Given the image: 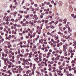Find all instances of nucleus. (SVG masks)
Returning <instances> with one entry per match:
<instances>
[{
	"mask_svg": "<svg viewBox=\"0 0 76 76\" xmlns=\"http://www.w3.org/2000/svg\"><path fill=\"white\" fill-rule=\"evenodd\" d=\"M37 13V12H36V11H34L33 12V13L34 14H35V13Z\"/></svg>",
	"mask_w": 76,
	"mask_h": 76,
	"instance_id": "obj_31",
	"label": "nucleus"
},
{
	"mask_svg": "<svg viewBox=\"0 0 76 76\" xmlns=\"http://www.w3.org/2000/svg\"><path fill=\"white\" fill-rule=\"evenodd\" d=\"M50 57V55H48L47 56L46 58H49Z\"/></svg>",
	"mask_w": 76,
	"mask_h": 76,
	"instance_id": "obj_60",
	"label": "nucleus"
},
{
	"mask_svg": "<svg viewBox=\"0 0 76 76\" xmlns=\"http://www.w3.org/2000/svg\"><path fill=\"white\" fill-rule=\"evenodd\" d=\"M65 36H66L65 35H63V36H62L63 38H65Z\"/></svg>",
	"mask_w": 76,
	"mask_h": 76,
	"instance_id": "obj_38",
	"label": "nucleus"
},
{
	"mask_svg": "<svg viewBox=\"0 0 76 76\" xmlns=\"http://www.w3.org/2000/svg\"><path fill=\"white\" fill-rule=\"evenodd\" d=\"M64 38L65 39H68V37H67V36H65Z\"/></svg>",
	"mask_w": 76,
	"mask_h": 76,
	"instance_id": "obj_10",
	"label": "nucleus"
},
{
	"mask_svg": "<svg viewBox=\"0 0 76 76\" xmlns=\"http://www.w3.org/2000/svg\"><path fill=\"white\" fill-rule=\"evenodd\" d=\"M45 66H47L48 64H47L46 63V62H45Z\"/></svg>",
	"mask_w": 76,
	"mask_h": 76,
	"instance_id": "obj_19",
	"label": "nucleus"
},
{
	"mask_svg": "<svg viewBox=\"0 0 76 76\" xmlns=\"http://www.w3.org/2000/svg\"><path fill=\"white\" fill-rule=\"evenodd\" d=\"M35 10L37 11H38V10H39V9H38V8H37L35 9Z\"/></svg>",
	"mask_w": 76,
	"mask_h": 76,
	"instance_id": "obj_20",
	"label": "nucleus"
},
{
	"mask_svg": "<svg viewBox=\"0 0 76 76\" xmlns=\"http://www.w3.org/2000/svg\"><path fill=\"white\" fill-rule=\"evenodd\" d=\"M48 20H46L45 21V23H48Z\"/></svg>",
	"mask_w": 76,
	"mask_h": 76,
	"instance_id": "obj_7",
	"label": "nucleus"
},
{
	"mask_svg": "<svg viewBox=\"0 0 76 76\" xmlns=\"http://www.w3.org/2000/svg\"><path fill=\"white\" fill-rule=\"evenodd\" d=\"M14 14H13V15H14L15 16V15H16V14H17V12H14Z\"/></svg>",
	"mask_w": 76,
	"mask_h": 76,
	"instance_id": "obj_18",
	"label": "nucleus"
},
{
	"mask_svg": "<svg viewBox=\"0 0 76 76\" xmlns=\"http://www.w3.org/2000/svg\"><path fill=\"white\" fill-rule=\"evenodd\" d=\"M26 24H28V21H26Z\"/></svg>",
	"mask_w": 76,
	"mask_h": 76,
	"instance_id": "obj_62",
	"label": "nucleus"
},
{
	"mask_svg": "<svg viewBox=\"0 0 76 76\" xmlns=\"http://www.w3.org/2000/svg\"><path fill=\"white\" fill-rule=\"evenodd\" d=\"M8 67L9 69H10V67H11V65H8Z\"/></svg>",
	"mask_w": 76,
	"mask_h": 76,
	"instance_id": "obj_12",
	"label": "nucleus"
},
{
	"mask_svg": "<svg viewBox=\"0 0 76 76\" xmlns=\"http://www.w3.org/2000/svg\"><path fill=\"white\" fill-rule=\"evenodd\" d=\"M7 67V66H4V67H3V69H6V68Z\"/></svg>",
	"mask_w": 76,
	"mask_h": 76,
	"instance_id": "obj_21",
	"label": "nucleus"
},
{
	"mask_svg": "<svg viewBox=\"0 0 76 76\" xmlns=\"http://www.w3.org/2000/svg\"><path fill=\"white\" fill-rule=\"evenodd\" d=\"M9 53H12V51L9 50Z\"/></svg>",
	"mask_w": 76,
	"mask_h": 76,
	"instance_id": "obj_55",
	"label": "nucleus"
},
{
	"mask_svg": "<svg viewBox=\"0 0 76 76\" xmlns=\"http://www.w3.org/2000/svg\"><path fill=\"white\" fill-rule=\"evenodd\" d=\"M51 3H52V4H53V3H54V1L52 0V1H51Z\"/></svg>",
	"mask_w": 76,
	"mask_h": 76,
	"instance_id": "obj_30",
	"label": "nucleus"
},
{
	"mask_svg": "<svg viewBox=\"0 0 76 76\" xmlns=\"http://www.w3.org/2000/svg\"><path fill=\"white\" fill-rule=\"evenodd\" d=\"M46 29H48V28H50V26H46Z\"/></svg>",
	"mask_w": 76,
	"mask_h": 76,
	"instance_id": "obj_15",
	"label": "nucleus"
},
{
	"mask_svg": "<svg viewBox=\"0 0 76 76\" xmlns=\"http://www.w3.org/2000/svg\"><path fill=\"white\" fill-rule=\"evenodd\" d=\"M52 61H54L55 60V59H54V58L53 57L52 58Z\"/></svg>",
	"mask_w": 76,
	"mask_h": 76,
	"instance_id": "obj_16",
	"label": "nucleus"
},
{
	"mask_svg": "<svg viewBox=\"0 0 76 76\" xmlns=\"http://www.w3.org/2000/svg\"><path fill=\"white\" fill-rule=\"evenodd\" d=\"M15 42V40H13L11 41V42Z\"/></svg>",
	"mask_w": 76,
	"mask_h": 76,
	"instance_id": "obj_56",
	"label": "nucleus"
},
{
	"mask_svg": "<svg viewBox=\"0 0 76 76\" xmlns=\"http://www.w3.org/2000/svg\"><path fill=\"white\" fill-rule=\"evenodd\" d=\"M47 5H49L50 4V2H48L46 4Z\"/></svg>",
	"mask_w": 76,
	"mask_h": 76,
	"instance_id": "obj_34",
	"label": "nucleus"
},
{
	"mask_svg": "<svg viewBox=\"0 0 76 76\" xmlns=\"http://www.w3.org/2000/svg\"><path fill=\"white\" fill-rule=\"evenodd\" d=\"M66 40H64L63 41V42H66Z\"/></svg>",
	"mask_w": 76,
	"mask_h": 76,
	"instance_id": "obj_45",
	"label": "nucleus"
},
{
	"mask_svg": "<svg viewBox=\"0 0 76 76\" xmlns=\"http://www.w3.org/2000/svg\"><path fill=\"white\" fill-rule=\"evenodd\" d=\"M76 15H75V16H74L73 17L74 19H76Z\"/></svg>",
	"mask_w": 76,
	"mask_h": 76,
	"instance_id": "obj_63",
	"label": "nucleus"
},
{
	"mask_svg": "<svg viewBox=\"0 0 76 76\" xmlns=\"http://www.w3.org/2000/svg\"><path fill=\"white\" fill-rule=\"evenodd\" d=\"M12 4H11L10 5V8H12Z\"/></svg>",
	"mask_w": 76,
	"mask_h": 76,
	"instance_id": "obj_41",
	"label": "nucleus"
},
{
	"mask_svg": "<svg viewBox=\"0 0 76 76\" xmlns=\"http://www.w3.org/2000/svg\"><path fill=\"white\" fill-rule=\"evenodd\" d=\"M65 47H66V46L65 45H64L63 46V51H65V50H66V48H65Z\"/></svg>",
	"mask_w": 76,
	"mask_h": 76,
	"instance_id": "obj_2",
	"label": "nucleus"
},
{
	"mask_svg": "<svg viewBox=\"0 0 76 76\" xmlns=\"http://www.w3.org/2000/svg\"><path fill=\"white\" fill-rule=\"evenodd\" d=\"M29 15H26V18H29Z\"/></svg>",
	"mask_w": 76,
	"mask_h": 76,
	"instance_id": "obj_35",
	"label": "nucleus"
},
{
	"mask_svg": "<svg viewBox=\"0 0 76 76\" xmlns=\"http://www.w3.org/2000/svg\"><path fill=\"white\" fill-rule=\"evenodd\" d=\"M5 36H6V39H8L9 41L10 40V39L11 38V35H10L9 36V37H7V34H6Z\"/></svg>",
	"mask_w": 76,
	"mask_h": 76,
	"instance_id": "obj_1",
	"label": "nucleus"
},
{
	"mask_svg": "<svg viewBox=\"0 0 76 76\" xmlns=\"http://www.w3.org/2000/svg\"><path fill=\"white\" fill-rule=\"evenodd\" d=\"M23 57H27V56H26V54H25L23 56Z\"/></svg>",
	"mask_w": 76,
	"mask_h": 76,
	"instance_id": "obj_22",
	"label": "nucleus"
},
{
	"mask_svg": "<svg viewBox=\"0 0 76 76\" xmlns=\"http://www.w3.org/2000/svg\"><path fill=\"white\" fill-rule=\"evenodd\" d=\"M51 28L52 29H54V28H55V27L52 26H51Z\"/></svg>",
	"mask_w": 76,
	"mask_h": 76,
	"instance_id": "obj_25",
	"label": "nucleus"
},
{
	"mask_svg": "<svg viewBox=\"0 0 76 76\" xmlns=\"http://www.w3.org/2000/svg\"><path fill=\"white\" fill-rule=\"evenodd\" d=\"M74 66H75V64H72V67H74Z\"/></svg>",
	"mask_w": 76,
	"mask_h": 76,
	"instance_id": "obj_59",
	"label": "nucleus"
},
{
	"mask_svg": "<svg viewBox=\"0 0 76 76\" xmlns=\"http://www.w3.org/2000/svg\"><path fill=\"white\" fill-rule=\"evenodd\" d=\"M26 23H23V26H26Z\"/></svg>",
	"mask_w": 76,
	"mask_h": 76,
	"instance_id": "obj_5",
	"label": "nucleus"
},
{
	"mask_svg": "<svg viewBox=\"0 0 76 76\" xmlns=\"http://www.w3.org/2000/svg\"><path fill=\"white\" fill-rule=\"evenodd\" d=\"M61 58H64V56H62L61 57Z\"/></svg>",
	"mask_w": 76,
	"mask_h": 76,
	"instance_id": "obj_47",
	"label": "nucleus"
},
{
	"mask_svg": "<svg viewBox=\"0 0 76 76\" xmlns=\"http://www.w3.org/2000/svg\"><path fill=\"white\" fill-rule=\"evenodd\" d=\"M43 56V57H46V56H47V55H46V54H44Z\"/></svg>",
	"mask_w": 76,
	"mask_h": 76,
	"instance_id": "obj_13",
	"label": "nucleus"
},
{
	"mask_svg": "<svg viewBox=\"0 0 76 76\" xmlns=\"http://www.w3.org/2000/svg\"><path fill=\"white\" fill-rule=\"evenodd\" d=\"M45 6V5L44 4V3H42V6Z\"/></svg>",
	"mask_w": 76,
	"mask_h": 76,
	"instance_id": "obj_52",
	"label": "nucleus"
},
{
	"mask_svg": "<svg viewBox=\"0 0 76 76\" xmlns=\"http://www.w3.org/2000/svg\"><path fill=\"white\" fill-rule=\"evenodd\" d=\"M59 45H63V43L60 42L59 44Z\"/></svg>",
	"mask_w": 76,
	"mask_h": 76,
	"instance_id": "obj_32",
	"label": "nucleus"
},
{
	"mask_svg": "<svg viewBox=\"0 0 76 76\" xmlns=\"http://www.w3.org/2000/svg\"><path fill=\"white\" fill-rule=\"evenodd\" d=\"M18 28H19V27H20V25H18Z\"/></svg>",
	"mask_w": 76,
	"mask_h": 76,
	"instance_id": "obj_64",
	"label": "nucleus"
},
{
	"mask_svg": "<svg viewBox=\"0 0 76 76\" xmlns=\"http://www.w3.org/2000/svg\"><path fill=\"white\" fill-rule=\"evenodd\" d=\"M37 23H41V21L40 20L37 21Z\"/></svg>",
	"mask_w": 76,
	"mask_h": 76,
	"instance_id": "obj_3",
	"label": "nucleus"
},
{
	"mask_svg": "<svg viewBox=\"0 0 76 76\" xmlns=\"http://www.w3.org/2000/svg\"><path fill=\"white\" fill-rule=\"evenodd\" d=\"M30 16H31V17H32V16H33V14H30Z\"/></svg>",
	"mask_w": 76,
	"mask_h": 76,
	"instance_id": "obj_42",
	"label": "nucleus"
},
{
	"mask_svg": "<svg viewBox=\"0 0 76 76\" xmlns=\"http://www.w3.org/2000/svg\"><path fill=\"white\" fill-rule=\"evenodd\" d=\"M5 59V60H6V61H9V59L8 58H4V59Z\"/></svg>",
	"mask_w": 76,
	"mask_h": 76,
	"instance_id": "obj_14",
	"label": "nucleus"
},
{
	"mask_svg": "<svg viewBox=\"0 0 76 76\" xmlns=\"http://www.w3.org/2000/svg\"><path fill=\"white\" fill-rule=\"evenodd\" d=\"M51 54V53H50V52H49L48 53V54L47 55H48V56H50V55Z\"/></svg>",
	"mask_w": 76,
	"mask_h": 76,
	"instance_id": "obj_24",
	"label": "nucleus"
},
{
	"mask_svg": "<svg viewBox=\"0 0 76 76\" xmlns=\"http://www.w3.org/2000/svg\"><path fill=\"white\" fill-rule=\"evenodd\" d=\"M26 38H29V37L28 36H26Z\"/></svg>",
	"mask_w": 76,
	"mask_h": 76,
	"instance_id": "obj_61",
	"label": "nucleus"
},
{
	"mask_svg": "<svg viewBox=\"0 0 76 76\" xmlns=\"http://www.w3.org/2000/svg\"><path fill=\"white\" fill-rule=\"evenodd\" d=\"M33 18H37V15H34Z\"/></svg>",
	"mask_w": 76,
	"mask_h": 76,
	"instance_id": "obj_9",
	"label": "nucleus"
},
{
	"mask_svg": "<svg viewBox=\"0 0 76 76\" xmlns=\"http://www.w3.org/2000/svg\"><path fill=\"white\" fill-rule=\"evenodd\" d=\"M14 30H12V34H14Z\"/></svg>",
	"mask_w": 76,
	"mask_h": 76,
	"instance_id": "obj_51",
	"label": "nucleus"
},
{
	"mask_svg": "<svg viewBox=\"0 0 76 76\" xmlns=\"http://www.w3.org/2000/svg\"><path fill=\"white\" fill-rule=\"evenodd\" d=\"M34 23H37V21L36 20H34Z\"/></svg>",
	"mask_w": 76,
	"mask_h": 76,
	"instance_id": "obj_37",
	"label": "nucleus"
},
{
	"mask_svg": "<svg viewBox=\"0 0 76 76\" xmlns=\"http://www.w3.org/2000/svg\"><path fill=\"white\" fill-rule=\"evenodd\" d=\"M54 6H56V5H57V3H55L54 4Z\"/></svg>",
	"mask_w": 76,
	"mask_h": 76,
	"instance_id": "obj_54",
	"label": "nucleus"
},
{
	"mask_svg": "<svg viewBox=\"0 0 76 76\" xmlns=\"http://www.w3.org/2000/svg\"><path fill=\"white\" fill-rule=\"evenodd\" d=\"M26 51L27 53H29V50H28V49H27L26 50Z\"/></svg>",
	"mask_w": 76,
	"mask_h": 76,
	"instance_id": "obj_33",
	"label": "nucleus"
},
{
	"mask_svg": "<svg viewBox=\"0 0 76 76\" xmlns=\"http://www.w3.org/2000/svg\"><path fill=\"white\" fill-rule=\"evenodd\" d=\"M61 25H62V24H61V23H59V24L58 26H61Z\"/></svg>",
	"mask_w": 76,
	"mask_h": 76,
	"instance_id": "obj_27",
	"label": "nucleus"
},
{
	"mask_svg": "<svg viewBox=\"0 0 76 76\" xmlns=\"http://www.w3.org/2000/svg\"><path fill=\"white\" fill-rule=\"evenodd\" d=\"M10 42H7V45H10Z\"/></svg>",
	"mask_w": 76,
	"mask_h": 76,
	"instance_id": "obj_49",
	"label": "nucleus"
},
{
	"mask_svg": "<svg viewBox=\"0 0 76 76\" xmlns=\"http://www.w3.org/2000/svg\"><path fill=\"white\" fill-rule=\"evenodd\" d=\"M18 21V19H16V20H15V22H17Z\"/></svg>",
	"mask_w": 76,
	"mask_h": 76,
	"instance_id": "obj_26",
	"label": "nucleus"
},
{
	"mask_svg": "<svg viewBox=\"0 0 76 76\" xmlns=\"http://www.w3.org/2000/svg\"><path fill=\"white\" fill-rule=\"evenodd\" d=\"M7 63H8V64H10V63H11V64H13V63H12L10 62V61H8L7 62Z\"/></svg>",
	"mask_w": 76,
	"mask_h": 76,
	"instance_id": "obj_6",
	"label": "nucleus"
},
{
	"mask_svg": "<svg viewBox=\"0 0 76 76\" xmlns=\"http://www.w3.org/2000/svg\"><path fill=\"white\" fill-rule=\"evenodd\" d=\"M0 29L1 30H3V27H0Z\"/></svg>",
	"mask_w": 76,
	"mask_h": 76,
	"instance_id": "obj_39",
	"label": "nucleus"
},
{
	"mask_svg": "<svg viewBox=\"0 0 76 76\" xmlns=\"http://www.w3.org/2000/svg\"><path fill=\"white\" fill-rule=\"evenodd\" d=\"M72 69L73 70H75V69H76V67H73L72 68Z\"/></svg>",
	"mask_w": 76,
	"mask_h": 76,
	"instance_id": "obj_28",
	"label": "nucleus"
},
{
	"mask_svg": "<svg viewBox=\"0 0 76 76\" xmlns=\"http://www.w3.org/2000/svg\"><path fill=\"white\" fill-rule=\"evenodd\" d=\"M62 50H61V51L59 52V53H60V54H61V53H62Z\"/></svg>",
	"mask_w": 76,
	"mask_h": 76,
	"instance_id": "obj_57",
	"label": "nucleus"
},
{
	"mask_svg": "<svg viewBox=\"0 0 76 76\" xmlns=\"http://www.w3.org/2000/svg\"><path fill=\"white\" fill-rule=\"evenodd\" d=\"M68 32L70 33V32H72V29H70L69 30H68Z\"/></svg>",
	"mask_w": 76,
	"mask_h": 76,
	"instance_id": "obj_8",
	"label": "nucleus"
},
{
	"mask_svg": "<svg viewBox=\"0 0 76 76\" xmlns=\"http://www.w3.org/2000/svg\"><path fill=\"white\" fill-rule=\"evenodd\" d=\"M41 45H40V47H39V50H41Z\"/></svg>",
	"mask_w": 76,
	"mask_h": 76,
	"instance_id": "obj_46",
	"label": "nucleus"
},
{
	"mask_svg": "<svg viewBox=\"0 0 76 76\" xmlns=\"http://www.w3.org/2000/svg\"><path fill=\"white\" fill-rule=\"evenodd\" d=\"M19 13H23V11H21L19 12Z\"/></svg>",
	"mask_w": 76,
	"mask_h": 76,
	"instance_id": "obj_23",
	"label": "nucleus"
},
{
	"mask_svg": "<svg viewBox=\"0 0 76 76\" xmlns=\"http://www.w3.org/2000/svg\"><path fill=\"white\" fill-rule=\"evenodd\" d=\"M47 41V39L45 38L44 39V42H45V41Z\"/></svg>",
	"mask_w": 76,
	"mask_h": 76,
	"instance_id": "obj_53",
	"label": "nucleus"
},
{
	"mask_svg": "<svg viewBox=\"0 0 76 76\" xmlns=\"http://www.w3.org/2000/svg\"><path fill=\"white\" fill-rule=\"evenodd\" d=\"M58 39V36H57L55 38V39L57 40V39Z\"/></svg>",
	"mask_w": 76,
	"mask_h": 76,
	"instance_id": "obj_4",
	"label": "nucleus"
},
{
	"mask_svg": "<svg viewBox=\"0 0 76 76\" xmlns=\"http://www.w3.org/2000/svg\"><path fill=\"white\" fill-rule=\"evenodd\" d=\"M8 42L5 41L4 42V43H5V44H7Z\"/></svg>",
	"mask_w": 76,
	"mask_h": 76,
	"instance_id": "obj_50",
	"label": "nucleus"
},
{
	"mask_svg": "<svg viewBox=\"0 0 76 76\" xmlns=\"http://www.w3.org/2000/svg\"><path fill=\"white\" fill-rule=\"evenodd\" d=\"M32 9V11H34V8H31Z\"/></svg>",
	"mask_w": 76,
	"mask_h": 76,
	"instance_id": "obj_48",
	"label": "nucleus"
},
{
	"mask_svg": "<svg viewBox=\"0 0 76 76\" xmlns=\"http://www.w3.org/2000/svg\"><path fill=\"white\" fill-rule=\"evenodd\" d=\"M3 41H4V39L2 38L1 39V42H3Z\"/></svg>",
	"mask_w": 76,
	"mask_h": 76,
	"instance_id": "obj_29",
	"label": "nucleus"
},
{
	"mask_svg": "<svg viewBox=\"0 0 76 76\" xmlns=\"http://www.w3.org/2000/svg\"><path fill=\"white\" fill-rule=\"evenodd\" d=\"M2 25H3L4 26L5 25H6V23H3V24H2Z\"/></svg>",
	"mask_w": 76,
	"mask_h": 76,
	"instance_id": "obj_58",
	"label": "nucleus"
},
{
	"mask_svg": "<svg viewBox=\"0 0 76 76\" xmlns=\"http://www.w3.org/2000/svg\"><path fill=\"white\" fill-rule=\"evenodd\" d=\"M69 26V24H66V28H68Z\"/></svg>",
	"mask_w": 76,
	"mask_h": 76,
	"instance_id": "obj_11",
	"label": "nucleus"
},
{
	"mask_svg": "<svg viewBox=\"0 0 76 76\" xmlns=\"http://www.w3.org/2000/svg\"><path fill=\"white\" fill-rule=\"evenodd\" d=\"M34 6H35V7H37L38 6V5H37V4H34Z\"/></svg>",
	"mask_w": 76,
	"mask_h": 76,
	"instance_id": "obj_36",
	"label": "nucleus"
},
{
	"mask_svg": "<svg viewBox=\"0 0 76 76\" xmlns=\"http://www.w3.org/2000/svg\"><path fill=\"white\" fill-rule=\"evenodd\" d=\"M65 34H67V31H65L64 32Z\"/></svg>",
	"mask_w": 76,
	"mask_h": 76,
	"instance_id": "obj_40",
	"label": "nucleus"
},
{
	"mask_svg": "<svg viewBox=\"0 0 76 76\" xmlns=\"http://www.w3.org/2000/svg\"><path fill=\"white\" fill-rule=\"evenodd\" d=\"M37 61V63H38V64L39 63V61Z\"/></svg>",
	"mask_w": 76,
	"mask_h": 76,
	"instance_id": "obj_43",
	"label": "nucleus"
},
{
	"mask_svg": "<svg viewBox=\"0 0 76 76\" xmlns=\"http://www.w3.org/2000/svg\"><path fill=\"white\" fill-rule=\"evenodd\" d=\"M74 16H75V15L73 14H71L72 17H74Z\"/></svg>",
	"mask_w": 76,
	"mask_h": 76,
	"instance_id": "obj_17",
	"label": "nucleus"
},
{
	"mask_svg": "<svg viewBox=\"0 0 76 76\" xmlns=\"http://www.w3.org/2000/svg\"><path fill=\"white\" fill-rule=\"evenodd\" d=\"M19 34L21 36H22V35H23L22 33H20Z\"/></svg>",
	"mask_w": 76,
	"mask_h": 76,
	"instance_id": "obj_44",
	"label": "nucleus"
}]
</instances>
